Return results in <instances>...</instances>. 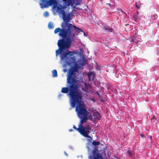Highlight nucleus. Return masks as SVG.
<instances>
[{"label": "nucleus", "mask_w": 159, "mask_h": 159, "mask_svg": "<svg viewBox=\"0 0 159 159\" xmlns=\"http://www.w3.org/2000/svg\"><path fill=\"white\" fill-rule=\"evenodd\" d=\"M61 13L62 14V19L64 21L61 25L62 29L57 28L54 31L55 34L59 32V35L63 38L58 41L57 44L59 47V49L56 52L57 54L61 53L63 49L67 50L70 48L71 43V38L75 37V33L73 32V29L78 33L83 32V30L69 23V21L71 19L70 13L66 15L63 10L61 11Z\"/></svg>", "instance_id": "1"}, {"label": "nucleus", "mask_w": 159, "mask_h": 159, "mask_svg": "<svg viewBox=\"0 0 159 159\" xmlns=\"http://www.w3.org/2000/svg\"><path fill=\"white\" fill-rule=\"evenodd\" d=\"M117 10L119 11H121L122 13L124 12V11H123L120 8H118Z\"/></svg>", "instance_id": "25"}, {"label": "nucleus", "mask_w": 159, "mask_h": 159, "mask_svg": "<svg viewBox=\"0 0 159 159\" xmlns=\"http://www.w3.org/2000/svg\"><path fill=\"white\" fill-rule=\"evenodd\" d=\"M52 75L54 77H57V72L56 70H54L52 71Z\"/></svg>", "instance_id": "15"}, {"label": "nucleus", "mask_w": 159, "mask_h": 159, "mask_svg": "<svg viewBox=\"0 0 159 159\" xmlns=\"http://www.w3.org/2000/svg\"><path fill=\"white\" fill-rule=\"evenodd\" d=\"M157 15L156 14H154L153 15H152L151 18L152 19L154 20L156 19L157 18Z\"/></svg>", "instance_id": "20"}, {"label": "nucleus", "mask_w": 159, "mask_h": 159, "mask_svg": "<svg viewBox=\"0 0 159 159\" xmlns=\"http://www.w3.org/2000/svg\"><path fill=\"white\" fill-rule=\"evenodd\" d=\"M92 144L94 146L98 145L100 144V143L98 141H93L92 143Z\"/></svg>", "instance_id": "18"}, {"label": "nucleus", "mask_w": 159, "mask_h": 159, "mask_svg": "<svg viewBox=\"0 0 159 159\" xmlns=\"http://www.w3.org/2000/svg\"><path fill=\"white\" fill-rule=\"evenodd\" d=\"M62 1L68 6L73 5L75 0H62Z\"/></svg>", "instance_id": "13"}, {"label": "nucleus", "mask_w": 159, "mask_h": 159, "mask_svg": "<svg viewBox=\"0 0 159 159\" xmlns=\"http://www.w3.org/2000/svg\"><path fill=\"white\" fill-rule=\"evenodd\" d=\"M123 14H125V16H127V15H126V14L124 11V12L123 13H122Z\"/></svg>", "instance_id": "27"}, {"label": "nucleus", "mask_w": 159, "mask_h": 159, "mask_svg": "<svg viewBox=\"0 0 159 159\" xmlns=\"http://www.w3.org/2000/svg\"><path fill=\"white\" fill-rule=\"evenodd\" d=\"M135 6L136 8L139 9L140 8V7H141V5H140V4L137 5V3L136 4Z\"/></svg>", "instance_id": "24"}, {"label": "nucleus", "mask_w": 159, "mask_h": 159, "mask_svg": "<svg viewBox=\"0 0 159 159\" xmlns=\"http://www.w3.org/2000/svg\"><path fill=\"white\" fill-rule=\"evenodd\" d=\"M96 149L92 151V154L89 156L90 159H103L100 154L98 153Z\"/></svg>", "instance_id": "7"}, {"label": "nucleus", "mask_w": 159, "mask_h": 159, "mask_svg": "<svg viewBox=\"0 0 159 159\" xmlns=\"http://www.w3.org/2000/svg\"><path fill=\"white\" fill-rule=\"evenodd\" d=\"M87 116H82V117H78L81 119V120L79 124V126L83 128L84 131L91 128V126L89 125H86L85 126H84L83 125L84 123L86 122L87 120Z\"/></svg>", "instance_id": "6"}, {"label": "nucleus", "mask_w": 159, "mask_h": 159, "mask_svg": "<svg viewBox=\"0 0 159 159\" xmlns=\"http://www.w3.org/2000/svg\"><path fill=\"white\" fill-rule=\"evenodd\" d=\"M49 15V13L48 12L46 11L44 12V16L45 17L48 16Z\"/></svg>", "instance_id": "21"}, {"label": "nucleus", "mask_w": 159, "mask_h": 159, "mask_svg": "<svg viewBox=\"0 0 159 159\" xmlns=\"http://www.w3.org/2000/svg\"><path fill=\"white\" fill-rule=\"evenodd\" d=\"M83 32L84 33V36H86V34H85L84 32V31H83Z\"/></svg>", "instance_id": "30"}, {"label": "nucleus", "mask_w": 159, "mask_h": 159, "mask_svg": "<svg viewBox=\"0 0 159 159\" xmlns=\"http://www.w3.org/2000/svg\"><path fill=\"white\" fill-rule=\"evenodd\" d=\"M57 50H56V55L57 56V55L59 54H61L63 51L65 50L66 51V52H64V53H62L61 54V58L62 60H64V59H66L67 57V56L68 55V54H69V53H68V49L67 50L66 49H63L62 51L60 53H58L57 54L56 52Z\"/></svg>", "instance_id": "11"}, {"label": "nucleus", "mask_w": 159, "mask_h": 159, "mask_svg": "<svg viewBox=\"0 0 159 159\" xmlns=\"http://www.w3.org/2000/svg\"><path fill=\"white\" fill-rule=\"evenodd\" d=\"M90 116L92 119L98 120L100 118L99 113L96 111H93L92 113L90 115Z\"/></svg>", "instance_id": "10"}, {"label": "nucleus", "mask_w": 159, "mask_h": 159, "mask_svg": "<svg viewBox=\"0 0 159 159\" xmlns=\"http://www.w3.org/2000/svg\"><path fill=\"white\" fill-rule=\"evenodd\" d=\"M60 96H61V95H59V97H60Z\"/></svg>", "instance_id": "32"}, {"label": "nucleus", "mask_w": 159, "mask_h": 159, "mask_svg": "<svg viewBox=\"0 0 159 159\" xmlns=\"http://www.w3.org/2000/svg\"><path fill=\"white\" fill-rule=\"evenodd\" d=\"M127 152L129 154V156L130 157H132L134 156V152L132 153L131 151H127Z\"/></svg>", "instance_id": "19"}, {"label": "nucleus", "mask_w": 159, "mask_h": 159, "mask_svg": "<svg viewBox=\"0 0 159 159\" xmlns=\"http://www.w3.org/2000/svg\"><path fill=\"white\" fill-rule=\"evenodd\" d=\"M79 127L77 128L75 125H73V128L75 129V130H77L81 134H82L84 130V128L82 127H81L79 126Z\"/></svg>", "instance_id": "12"}, {"label": "nucleus", "mask_w": 159, "mask_h": 159, "mask_svg": "<svg viewBox=\"0 0 159 159\" xmlns=\"http://www.w3.org/2000/svg\"><path fill=\"white\" fill-rule=\"evenodd\" d=\"M103 29L104 30L107 31V32H111L113 31V29L112 28H110L108 26H103Z\"/></svg>", "instance_id": "14"}, {"label": "nucleus", "mask_w": 159, "mask_h": 159, "mask_svg": "<svg viewBox=\"0 0 159 159\" xmlns=\"http://www.w3.org/2000/svg\"><path fill=\"white\" fill-rule=\"evenodd\" d=\"M133 18L134 20L135 21H137V19L138 18V16L135 15H133Z\"/></svg>", "instance_id": "22"}, {"label": "nucleus", "mask_w": 159, "mask_h": 159, "mask_svg": "<svg viewBox=\"0 0 159 159\" xmlns=\"http://www.w3.org/2000/svg\"><path fill=\"white\" fill-rule=\"evenodd\" d=\"M41 3H40V5L41 8L47 7L51 5L57 3L56 0H40Z\"/></svg>", "instance_id": "5"}, {"label": "nucleus", "mask_w": 159, "mask_h": 159, "mask_svg": "<svg viewBox=\"0 0 159 159\" xmlns=\"http://www.w3.org/2000/svg\"><path fill=\"white\" fill-rule=\"evenodd\" d=\"M48 27L49 29H52L54 28V25L52 22H50L48 25Z\"/></svg>", "instance_id": "16"}, {"label": "nucleus", "mask_w": 159, "mask_h": 159, "mask_svg": "<svg viewBox=\"0 0 159 159\" xmlns=\"http://www.w3.org/2000/svg\"><path fill=\"white\" fill-rule=\"evenodd\" d=\"M76 72L77 71L71 68L69 70V75L67 79V81L70 82L72 83L77 84V81L75 79Z\"/></svg>", "instance_id": "4"}, {"label": "nucleus", "mask_w": 159, "mask_h": 159, "mask_svg": "<svg viewBox=\"0 0 159 159\" xmlns=\"http://www.w3.org/2000/svg\"><path fill=\"white\" fill-rule=\"evenodd\" d=\"M70 62L74 63V66L72 67L71 69L78 72L80 68V67L76 61L75 57L73 56V57H70Z\"/></svg>", "instance_id": "8"}, {"label": "nucleus", "mask_w": 159, "mask_h": 159, "mask_svg": "<svg viewBox=\"0 0 159 159\" xmlns=\"http://www.w3.org/2000/svg\"><path fill=\"white\" fill-rule=\"evenodd\" d=\"M107 4L109 5V6H111V4L110 3H107Z\"/></svg>", "instance_id": "28"}, {"label": "nucleus", "mask_w": 159, "mask_h": 159, "mask_svg": "<svg viewBox=\"0 0 159 159\" xmlns=\"http://www.w3.org/2000/svg\"><path fill=\"white\" fill-rule=\"evenodd\" d=\"M86 63V61L85 60H84L82 62V63H81L80 64L82 66H84L85 64V63Z\"/></svg>", "instance_id": "23"}, {"label": "nucleus", "mask_w": 159, "mask_h": 159, "mask_svg": "<svg viewBox=\"0 0 159 159\" xmlns=\"http://www.w3.org/2000/svg\"><path fill=\"white\" fill-rule=\"evenodd\" d=\"M80 99H79L78 101L76 100L75 102V105H72L73 101L70 102L71 107L74 108L75 107L76 104L77 106L75 108V111L77 113L78 117L84 116H88V112L86 109L84 102L81 100L82 99V94L80 95Z\"/></svg>", "instance_id": "3"}, {"label": "nucleus", "mask_w": 159, "mask_h": 159, "mask_svg": "<svg viewBox=\"0 0 159 159\" xmlns=\"http://www.w3.org/2000/svg\"><path fill=\"white\" fill-rule=\"evenodd\" d=\"M68 53H69V54H68V55L70 57H70H72L73 56V53H75L73 52L72 51H68ZM69 61L70 62V58H69Z\"/></svg>", "instance_id": "17"}, {"label": "nucleus", "mask_w": 159, "mask_h": 159, "mask_svg": "<svg viewBox=\"0 0 159 159\" xmlns=\"http://www.w3.org/2000/svg\"><path fill=\"white\" fill-rule=\"evenodd\" d=\"M68 87H63L61 90V92L64 93H68L71 102L73 101L72 105L75 104L76 100L78 101L82 93L78 90L79 86L76 84L67 81Z\"/></svg>", "instance_id": "2"}, {"label": "nucleus", "mask_w": 159, "mask_h": 159, "mask_svg": "<svg viewBox=\"0 0 159 159\" xmlns=\"http://www.w3.org/2000/svg\"><path fill=\"white\" fill-rule=\"evenodd\" d=\"M72 130H73L72 129H70V131L71 132V131H72Z\"/></svg>", "instance_id": "29"}, {"label": "nucleus", "mask_w": 159, "mask_h": 159, "mask_svg": "<svg viewBox=\"0 0 159 159\" xmlns=\"http://www.w3.org/2000/svg\"><path fill=\"white\" fill-rule=\"evenodd\" d=\"M152 136H151L150 137V138L151 139H152Z\"/></svg>", "instance_id": "31"}, {"label": "nucleus", "mask_w": 159, "mask_h": 159, "mask_svg": "<svg viewBox=\"0 0 159 159\" xmlns=\"http://www.w3.org/2000/svg\"><path fill=\"white\" fill-rule=\"evenodd\" d=\"M64 153L67 156H68V154L66 153V152H64Z\"/></svg>", "instance_id": "26"}, {"label": "nucleus", "mask_w": 159, "mask_h": 159, "mask_svg": "<svg viewBox=\"0 0 159 159\" xmlns=\"http://www.w3.org/2000/svg\"><path fill=\"white\" fill-rule=\"evenodd\" d=\"M91 129L92 128L84 131L81 135L85 137L88 138L90 142L91 141L92 138L89 136V134L90 133Z\"/></svg>", "instance_id": "9"}]
</instances>
